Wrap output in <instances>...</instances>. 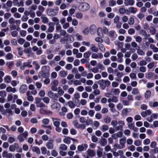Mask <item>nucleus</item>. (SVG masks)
I'll return each instance as SVG.
<instances>
[{"instance_id": "39448f33", "label": "nucleus", "mask_w": 158, "mask_h": 158, "mask_svg": "<svg viewBox=\"0 0 158 158\" xmlns=\"http://www.w3.org/2000/svg\"><path fill=\"white\" fill-rule=\"evenodd\" d=\"M2 156L3 158H12L13 154L11 153H8L7 151L5 150L3 152Z\"/></svg>"}, {"instance_id": "9b49d317", "label": "nucleus", "mask_w": 158, "mask_h": 158, "mask_svg": "<svg viewBox=\"0 0 158 158\" xmlns=\"http://www.w3.org/2000/svg\"><path fill=\"white\" fill-rule=\"evenodd\" d=\"M128 127L131 130H132L133 131L137 132L138 131V128L136 127L134 123H128Z\"/></svg>"}, {"instance_id": "49530a36", "label": "nucleus", "mask_w": 158, "mask_h": 158, "mask_svg": "<svg viewBox=\"0 0 158 158\" xmlns=\"http://www.w3.org/2000/svg\"><path fill=\"white\" fill-rule=\"evenodd\" d=\"M109 5L111 6H113L116 5V1L114 0H110L109 2Z\"/></svg>"}, {"instance_id": "0e129e2a", "label": "nucleus", "mask_w": 158, "mask_h": 158, "mask_svg": "<svg viewBox=\"0 0 158 158\" xmlns=\"http://www.w3.org/2000/svg\"><path fill=\"white\" fill-rule=\"evenodd\" d=\"M73 83V84L76 86L80 85L81 84V81L78 80H76L74 81Z\"/></svg>"}, {"instance_id": "f8f14e48", "label": "nucleus", "mask_w": 158, "mask_h": 158, "mask_svg": "<svg viewBox=\"0 0 158 158\" xmlns=\"http://www.w3.org/2000/svg\"><path fill=\"white\" fill-rule=\"evenodd\" d=\"M91 57L93 58L94 59H102L103 57V56L102 53L100 52L98 53L97 54L93 53Z\"/></svg>"}, {"instance_id": "6e6552de", "label": "nucleus", "mask_w": 158, "mask_h": 158, "mask_svg": "<svg viewBox=\"0 0 158 158\" xmlns=\"http://www.w3.org/2000/svg\"><path fill=\"white\" fill-rule=\"evenodd\" d=\"M54 146L53 141L52 140H49L46 144V147L49 149H52Z\"/></svg>"}, {"instance_id": "a211bd4d", "label": "nucleus", "mask_w": 158, "mask_h": 158, "mask_svg": "<svg viewBox=\"0 0 158 158\" xmlns=\"http://www.w3.org/2000/svg\"><path fill=\"white\" fill-rule=\"evenodd\" d=\"M87 153L88 155L90 157H93L95 155V152L93 150L89 149L87 151Z\"/></svg>"}, {"instance_id": "a18cd8bd", "label": "nucleus", "mask_w": 158, "mask_h": 158, "mask_svg": "<svg viewBox=\"0 0 158 158\" xmlns=\"http://www.w3.org/2000/svg\"><path fill=\"white\" fill-rule=\"evenodd\" d=\"M58 94L60 96L64 94V92L62 89L61 87H59L58 88Z\"/></svg>"}, {"instance_id": "5701e85b", "label": "nucleus", "mask_w": 158, "mask_h": 158, "mask_svg": "<svg viewBox=\"0 0 158 158\" xmlns=\"http://www.w3.org/2000/svg\"><path fill=\"white\" fill-rule=\"evenodd\" d=\"M6 91L7 92H11L13 93H15L16 91V90L15 88H12L11 86H9L7 87L6 88Z\"/></svg>"}, {"instance_id": "cd10ccee", "label": "nucleus", "mask_w": 158, "mask_h": 158, "mask_svg": "<svg viewBox=\"0 0 158 158\" xmlns=\"http://www.w3.org/2000/svg\"><path fill=\"white\" fill-rule=\"evenodd\" d=\"M68 104L69 106L71 108H73L75 107V104L74 103V102L72 101H69L68 102Z\"/></svg>"}, {"instance_id": "393cba45", "label": "nucleus", "mask_w": 158, "mask_h": 158, "mask_svg": "<svg viewBox=\"0 0 158 158\" xmlns=\"http://www.w3.org/2000/svg\"><path fill=\"white\" fill-rule=\"evenodd\" d=\"M151 95V92L150 90H146L144 93V97L148 99L149 98Z\"/></svg>"}, {"instance_id": "0eeeda50", "label": "nucleus", "mask_w": 158, "mask_h": 158, "mask_svg": "<svg viewBox=\"0 0 158 158\" xmlns=\"http://www.w3.org/2000/svg\"><path fill=\"white\" fill-rule=\"evenodd\" d=\"M19 148V145L18 143H15L13 145H10L9 148L10 151L14 152L16 149H18Z\"/></svg>"}, {"instance_id": "ea45409f", "label": "nucleus", "mask_w": 158, "mask_h": 158, "mask_svg": "<svg viewBox=\"0 0 158 158\" xmlns=\"http://www.w3.org/2000/svg\"><path fill=\"white\" fill-rule=\"evenodd\" d=\"M76 17L78 19H81L83 17V15L81 12H78L76 14Z\"/></svg>"}, {"instance_id": "5fc2aeb1", "label": "nucleus", "mask_w": 158, "mask_h": 158, "mask_svg": "<svg viewBox=\"0 0 158 158\" xmlns=\"http://www.w3.org/2000/svg\"><path fill=\"white\" fill-rule=\"evenodd\" d=\"M18 43L21 45L23 44L25 42V40L22 38H20L18 39Z\"/></svg>"}, {"instance_id": "dca6fc26", "label": "nucleus", "mask_w": 158, "mask_h": 158, "mask_svg": "<svg viewBox=\"0 0 158 158\" xmlns=\"http://www.w3.org/2000/svg\"><path fill=\"white\" fill-rule=\"evenodd\" d=\"M123 54L121 52H119L117 54V56L118 57L117 62L119 63H121L123 61L122 57L123 56Z\"/></svg>"}, {"instance_id": "680f3d73", "label": "nucleus", "mask_w": 158, "mask_h": 158, "mask_svg": "<svg viewBox=\"0 0 158 158\" xmlns=\"http://www.w3.org/2000/svg\"><path fill=\"white\" fill-rule=\"evenodd\" d=\"M155 64L153 62H151L148 65V67L149 69H152L154 66Z\"/></svg>"}, {"instance_id": "412c9836", "label": "nucleus", "mask_w": 158, "mask_h": 158, "mask_svg": "<svg viewBox=\"0 0 158 158\" xmlns=\"http://www.w3.org/2000/svg\"><path fill=\"white\" fill-rule=\"evenodd\" d=\"M134 2L133 0H125L124 3L126 6H132L134 4Z\"/></svg>"}, {"instance_id": "c03bdc74", "label": "nucleus", "mask_w": 158, "mask_h": 158, "mask_svg": "<svg viewBox=\"0 0 158 158\" xmlns=\"http://www.w3.org/2000/svg\"><path fill=\"white\" fill-rule=\"evenodd\" d=\"M132 93L133 94H138L139 93V92L138 89L136 88H133L132 91Z\"/></svg>"}, {"instance_id": "a19ab883", "label": "nucleus", "mask_w": 158, "mask_h": 158, "mask_svg": "<svg viewBox=\"0 0 158 158\" xmlns=\"http://www.w3.org/2000/svg\"><path fill=\"white\" fill-rule=\"evenodd\" d=\"M134 38H135V41L136 42L139 43L142 42V38L140 36H134Z\"/></svg>"}, {"instance_id": "423d86ee", "label": "nucleus", "mask_w": 158, "mask_h": 158, "mask_svg": "<svg viewBox=\"0 0 158 158\" xmlns=\"http://www.w3.org/2000/svg\"><path fill=\"white\" fill-rule=\"evenodd\" d=\"M48 96L50 98L54 100H57L58 97L57 94L54 93L51 91H50L48 92Z\"/></svg>"}, {"instance_id": "603ef678", "label": "nucleus", "mask_w": 158, "mask_h": 158, "mask_svg": "<svg viewBox=\"0 0 158 158\" xmlns=\"http://www.w3.org/2000/svg\"><path fill=\"white\" fill-rule=\"evenodd\" d=\"M134 23V19L132 17H130L129 18V20L128 21V23L130 25H132Z\"/></svg>"}, {"instance_id": "aec40b11", "label": "nucleus", "mask_w": 158, "mask_h": 158, "mask_svg": "<svg viewBox=\"0 0 158 158\" xmlns=\"http://www.w3.org/2000/svg\"><path fill=\"white\" fill-rule=\"evenodd\" d=\"M51 107L53 109L59 110L60 108V106L59 103L56 102L52 105Z\"/></svg>"}, {"instance_id": "a878e982", "label": "nucleus", "mask_w": 158, "mask_h": 158, "mask_svg": "<svg viewBox=\"0 0 158 158\" xmlns=\"http://www.w3.org/2000/svg\"><path fill=\"white\" fill-rule=\"evenodd\" d=\"M111 92L116 95H118L120 93V90L118 89L112 88L111 90Z\"/></svg>"}, {"instance_id": "58836bf2", "label": "nucleus", "mask_w": 158, "mask_h": 158, "mask_svg": "<svg viewBox=\"0 0 158 158\" xmlns=\"http://www.w3.org/2000/svg\"><path fill=\"white\" fill-rule=\"evenodd\" d=\"M91 54V53L89 51H88L84 53L83 56L85 58H88L89 57Z\"/></svg>"}, {"instance_id": "f3484780", "label": "nucleus", "mask_w": 158, "mask_h": 158, "mask_svg": "<svg viewBox=\"0 0 158 158\" xmlns=\"http://www.w3.org/2000/svg\"><path fill=\"white\" fill-rule=\"evenodd\" d=\"M52 119L53 122V125L55 127L59 126L60 125V120L58 119L52 118Z\"/></svg>"}, {"instance_id": "c9c22d12", "label": "nucleus", "mask_w": 158, "mask_h": 158, "mask_svg": "<svg viewBox=\"0 0 158 158\" xmlns=\"http://www.w3.org/2000/svg\"><path fill=\"white\" fill-rule=\"evenodd\" d=\"M71 138L67 137L64 139L63 142L67 144H69L71 142Z\"/></svg>"}, {"instance_id": "7ed1b4c3", "label": "nucleus", "mask_w": 158, "mask_h": 158, "mask_svg": "<svg viewBox=\"0 0 158 158\" xmlns=\"http://www.w3.org/2000/svg\"><path fill=\"white\" fill-rule=\"evenodd\" d=\"M73 125L78 129H84L85 128V126L84 124H80L77 120H75L73 122Z\"/></svg>"}, {"instance_id": "e2e57ef3", "label": "nucleus", "mask_w": 158, "mask_h": 158, "mask_svg": "<svg viewBox=\"0 0 158 158\" xmlns=\"http://www.w3.org/2000/svg\"><path fill=\"white\" fill-rule=\"evenodd\" d=\"M135 31L133 28L129 29L128 31V34L130 35H132L133 34L135 33Z\"/></svg>"}, {"instance_id": "37998d69", "label": "nucleus", "mask_w": 158, "mask_h": 158, "mask_svg": "<svg viewBox=\"0 0 158 158\" xmlns=\"http://www.w3.org/2000/svg\"><path fill=\"white\" fill-rule=\"evenodd\" d=\"M99 49L102 52H104L105 51V48L104 46L102 44L99 43L98 44Z\"/></svg>"}, {"instance_id": "13d9d810", "label": "nucleus", "mask_w": 158, "mask_h": 158, "mask_svg": "<svg viewBox=\"0 0 158 158\" xmlns=\"http://www.w3.org/2000/svg\"><path fill=\"white\" fill-rule=\"evenodd\" d=\"M24 52L26 54H29L31 52V48H27L24 49L23 50Z\"/></svg>"}, {"instance_id": "052dcab7", "label": "nucleus", "mask_w": 158, "mask_h": 158, "mask_svg": "<svg viewBox=\"0 0 158 158\" xmlns=\"http://www.w3.org/2000/svg\"><path fill=\"white\" fill-rule=\"evenodd\" d=\"M13 55L11 53H8L7 55L6 56V58L8 60L12 59L13 58Z\"/></svg>"}, {"instance_id": "338daca9", "label": "nucleus", "mask_w": 158, "mask_h": 158, "mask_svg": "<svg viewBox=\"0 0 158 158\" xmlns=\"http://www.w3.org/2000/svg\"><path fill=\"white\" fill-rule=\"evenodd\" d=\"M41 149L42 152V153L43 155L47 153V149L45 147H41Z\"/></svg>"}, {"instance_id": "7c9ffc66", "label": "nucleus", "mask_w": 158, "mask_h": 158, "mask_svg": "<svg viewBox=\"0 0 158 158\" xmlns=\"http://www.w3.org/2000/svg\"><path fill=\"white\" fill-rule=\"evenodd\" d=\"M90 49L92 51L95 52L97 53L98 51V48L95 46L94 44H92V46Z\"/></svg>"}, {"instance_id": "72a5a7b5", "label": "nucleus", "mask_w": 158, "mask_h": 158, "mask_svg": "<svg viewBox=\"0 0 158 158\" xmlns=\"http://www.w3.org/2000/svg\"><path fill=\"white\" fill-rule=\"evenodd\" d=\"M102 149H101L100 148V149H98L97 151V154L98 156L99 157H101L102 155Z\"/></svg>"}, {"instance_id": "c756f323", "label": "nucleus", "mask_w": 158, "mask_h": 158, "mask_svg": "<svg viewBox=\"0 0 158 158\" xmlns=\"http://www.w3.org/2000/svg\"><path fill=\"white\" fill-rule=\"evenodd\" d=\"M42 20V22L43 23H47L48 22V19L45 15H43L41 18Z\"/></svg>"}, {"instance_id": "69168bd1", "label": "nucleus", "mask_w": 158, "mask_h": 158, "mask_svg": "<svg viewBox=\"0 0 158 158\" xmlns=\"http://www.w3.org/2000/svg\"><path fill=\"white\" fill-rule=\"evenodd\" d=\"M23 136L20 134L19 135H18L17 139L19 140L20 142H22L24 141V139L23 138Z\"/></svg>"}, {"instance_id": "20e7f679", "label": "nucleus", "mask_w": 158, "mask_h": 158, "mask_svg": "<svg viewBox=\"0 0 158 158\" xmlns=\"http://www.w3.org/2000/svg\"><path fill=\"white\" fill-rule=\"evenodd\" d=\"M58 13V8L56 7L55 9H50L49 11V12L48 15L50 16H55Z\"/></svg>"}, {"instance_id": "bb28decb", "label": "nucleus", "mask_w": 158, "mask_h": 158, "mask_svg": "<svg viewBox=\"0 0 158 158\" xmlns=\"http://www.w3.org/2000/svg\"><path fill=\"white\" fill-rule=\"evenodd\" d=\"M126 139L125 138H122L119 140L120 144L122 146V148H123L125 147V144L126 143Z\"/></svg>"}, {"instance_id": "79ce46f5", "label": "nucleus", "mask_w": 158, "mask_h": 158, "mask_svg": "<svg viewBox=\"0 0 158 158\" xmlns=\"http://www.w3.org/2000/svg\"><path fill=\"white\" fill-rule=\"evenodd\" d=\"M137 53L140 55L143 56L144 55L145 52L142 49L139 48L137 49Z\"/></svg>"}, {"instance_id": "bf43d9fd", "label": "nucleus", "mask_w": 158, "mask_h": 158, "mask_svg": "<svg viewBox=\"0 0 158 158\" xmlns=\"http://www.w3.org/2000/svg\"><path fill=\"white\" fill-rule=\"evenodd\" d=\"M6 4L7 7L10 8L12 5V2L11 1L8 0L6 2Z\"/></svg>"}, {"instance_id": "2eb2a0df", "label": "nucleus", "mask_w": 158, "mask_h": 158, "mask_svg": "<svg viewBox=\"0 0 158 158\" xmlns=\"http://www.w3.org/2000/svg\"><path fill=\"white\" fill-rule=\"evenodd\" d=\"M118 98L115 96H113L111 98H109L108 99V102L109 103L113 102L116 103L118 101Z\"/></svg>"}, {"instance_id": "f704fd0d", "label": "nucleus", "mask_w": 158, "mask_h": 158, "mask_svg": "<svg viewBox=\"0 0 158 158\" xmlns=\"http://www.w3.org/2000/svg\"><path fill=\"white\" fill-rule=\"evenodd\" d=\"M149 31L152 35H153L156 33V30L154 27H151L149 29Z\"/></svg>"}, {"instance_id": "1a4fd4ad", "label": "nucleus", "mask_w": 158, "mask_h": 158, "mask_svg": "<svg viewBox=\"0 0 158 158\" xmlns=\"http://www.w3.org/2000/svg\"><path fill=\"white\" fill-rule=\"evenodd\" d=\"M137 11V9L134 7H131L127 9V14L129 15L131 13L135 14Z\"/></svg>"}, {"instance_id": "f257e3e1", "label": "nucleus", "mask_w": 158, "mask_h": 158, "mask_svg": "<svg viewBox=\"0 0 158 158\" xmlns=\"http://www.w3.org/2000/svg\"><path fill=\"white\" fill-rule=\"evenodd\" d=\"M98 84L99 85L100 88L102 90H104L106 87L110 86L111 83L108 80L101 79L97 82Z\"/></svg>"}, {"instance_id": "ddd939ff", "label": "nucleus", "mask_w": 158, "mask_h": 158, "mask_svg": "<svg viewBox=\"0 0 158 158\" xmlns=\"http://www.w3.org/2000/svg\"><path fill=\"white\" fill-rule=\"evenodd\" d=\"M88 147V145L86 144H82L81 145H78L77 147V149L79 152H82L84 151L85 148V149Z\"/></svg>"}, {"instance_id": "2f4dec72", "label": "nucleus", "mask_w": 158, "mask_h": 158, "mask_svg": "<svg viewBox=\"0 0 158 158\" xmlns=\"http://www.w3.org/2000/svg\"><path fill=\"white\" fill-rule=\"evenodd\" d=\"M4 80L6 83H9L11 81V77L9 75L6 76L4 77Z\"/></svg>"}, {"instance_id": "4c0bfd02", "label": "nucleus", "mask_w": 158, "mask_h": 158, "mask_svg": "<svg viewBox=\"0 0 158 158\" xmlns=\"http://www.w3.org/2000/svg\"><path fill=\"white\" fill-rule=\"evenodd\" d=\"M119 12L120 14L123 15L127 12V10L124 7L120 8L119 9Z\"/></svg>"}, {"instance_id": "864d4df0", "label": "nucleus", "mask_w": 158, "mask_h": 158, "mask_svg": "<svg viewBox=\"0 0 158 158\" xmlns=\"http://www.w3.org/2000/svg\"><path fill=\"white\" fill-rule=\"evenodd\" d=\"M32 64L35 66V70H38L40 68V65L37 63L35 61H34L32 62Z\"/></svg>"}, {"instance_id": "c85d7f7f", "label": "nucleus", "mask_w": 158, "mask_h": 158, "mask_svg": "<svg viewBox=\"0 0 158 158\" xmlns=\"http://www.w3.org/2000/svg\"><path fill=\"white\" fill-rule=\"evenodd\" d=\"M32 150L34 152H35L37 154H40V151L39 148L37 147H33L32 148Z\"/></svg>"}, {"instance_id": "8fccbe9b", "label": "nucleus", "mask_w": 158, "mask_h": 158, "mask_svg": "<svg viewBox=\"0 0 158 158\" xmlns=\"http://www.w3.org/2000/svg\"><path fill=\"white\" fill-rule=\"evenodd\" d=\"M103 63L104 65H107L110 64V61L109 59H106L103 60Z\"/></svg>"}, {"instance_id": "3c124183", "label": "nucleus", "mask_w": 158, "mask_h": 158, "mask_svg": "<svg viewBox=\"0 0 158 158\" xmlns=\"http://www.w3.org/2000/svg\"><path fill=\"white\" fill-rule=\"evenodd\" d=\"M109 129V127L106 125H104L102 126L101 130L103 132Z\"/></svg>"}, {"instance_id": "4be33fe9", "label": "nucleus", "mask_w": 158, "mask_h": 158, "mask_svg": "<svg viewBox=\"0 0 158 158\" xmlns=\"http://www.w3.org/2000/svg\"><path fill=\"white\" fill-rule=\"evenodd\" d=\"M67 75V71L65 70H61L59 73V76L62 77L64 78Z\"/></svg>"}, {"instance_id": "09e8293b", "label": "nucleus", "mask_w": 158, "mask_h": 158, "mask_svg": "<svg viewBox=\"0 0 158 158\" xmlns=\"http://www.w3.org/2000/svg\"><path fill=\"white\" fill-rule=\"evenodd\" d=\"M44 102L46 104H48L50 102V99L48 97H45L42 98Z\"/></svg>"}, {"instance_id": "9d476101", "label": "nucleus", "mask_w": 158, "mask_h": 158, "mask_svg": "<svg viewBox=\"0 0 158 158\" xmlns=\"http://www.w3.org/2000/svg\"><path fill=\"white\" fill-rule=\"evenodd\" d=\"M13 2L15 5L18 7L23 6H24V3L22 0H21L19 2L18 0H13Z\"/></svg>"}, {"instance_id": "e433bc0d", "label": "nucleus", "mask_w": 158, "mask_h": 158, "mask_svg": "<svg viewBox=\"0 0 158 158\" xmlns=\"http://www.w3.org/2000/svg\"><path fill=\"white\" fill-rule=\"evenodd\" d=\"M37 8V6L35 4H33L31 6L29 7L30 12L33 11L34 10H35Z\"/></svg>"}, {"instance_id": "774afa93", "label": "nucleus", "mask_w": 158, "mask_h": 158, "mask_svg": "<svg viewBox=\"0 0 158 158\" xmlns=\"http://www.w3.org/2000/svg\"><path fill=\"white\" fill-rule=\"evenodd\" d=\"M150 152L153 154L158 153V148H154L153 149H152L150 150Z\"/></svg>"}, {"instance_id": "f03ea898", "label": "nucleus", "mask_w": 158, "mask_h": 158, "mask_svg": "<svg viewBox=\"0 0 158 158\" xmlns=\"http://www.w3.org/2000/svg\"><path fill=\"white\" fill-rule=\"evenodd\" d=\"M90 6L88 3L84 2L79 5L78 6V10L81 11H86L89 9Z\"/></svg>"}, {"instance_id": "4d7b16f0", "label": "nucleus", "mask_w": 158, "mask_h": 158, "mask_svg": "<svg viewBox=\"0 0 158 158\" xmlns=\"http://www.w3.org/2000/svg\"><path fill=\"white\" fill-rule=\"evenodd\" d=\"M36 105V106L37 107L41 108V107H45V105L42 102H40V103H38Z\"/></svg>"}, {"instance_id": "473e14b6", "label": "nucleus", "mask_w": 158, "mask_h": 158, "mask_svg": "<svg viewBox=\"0 0 158 158\" xmlns=\"http://www.w3.org/2000/svg\"><path fill=\"white\" fill-rule=\"evenodd\" d=\"M59 149L61 150L66 151L67 149V147L66 145L62 144L60 145Z\"/></svg>"}, {"instance_id": "6ab92c4d", "label": "nucleus", "mask_w": 158, "mask_h": 158, "mask_svg": "<svg viewBox=\"0 0 158 158\" xmlns=\"http://www.w3.org/2000/svg\"><path fill=\"white\" fill-rule=\"evenodd\" d=\"M27 89V86L25 84H23L20 86L19 89V91L21 93H23L26 92Z\"/></svg>"}, {"instance_id": "de8ad7c7", "label": "nucleus", "mask_w": 158, "mask_h": 158, "mask_svg": "<svg viewBox=\"0 0 158 158\" xmlns=\"http://www.w3.org/2000/svg\"><path fill=\"white\" fill-rule=\"evenodd\" d=\"M153 76L152 73V72H149L145 75V77L147 79H150Z\"/></svg>"}, {"instance_id": "b1692460", "label": "nucleus", "mask_w": 158, "mask_h": 158, "mask_svg": "<svg viewBox=\"0 0 158 158\" xmlns=\"http://www.w3.org/2000/svg\"><path fill=\"white\" fill-rule=\"evenodd\" d=\"M100 143L101 146H104L107 144V141L106 139L102 138L100 141Z\"/></svg>"}, {"instance_id": "4468645a", "label": "nucleus", "mask_w": 158, "mask_h": 158, "mask_svg": "<svg viewBox=\"0 0 158 158\" xmlns=\"http://www.w3.org/2000/svg\"><path fill=\"white\" fill-rule=\"evenodd\" d=\"M90 31L92 35H94L97 31V28L94 25H91L89 27Z\"/></svg>"}, {"instance_id": "6e6d98bb", "label": "nucleus", "mask_w": 158, "mask_h": 158, "mask_svg": "<svg viewBox=\"0 0 158 158\" xmlns=\"http://www.w3.org/2000/svg\"><path fill=\"white\" fill-rule=\"evenodd\" d=\"M134 144L136 146H138L141 145V142L139 140H136L134 141Z\"/></svg>"}]
</instances>
